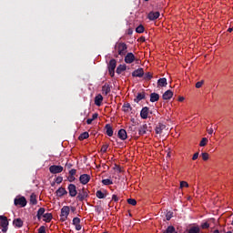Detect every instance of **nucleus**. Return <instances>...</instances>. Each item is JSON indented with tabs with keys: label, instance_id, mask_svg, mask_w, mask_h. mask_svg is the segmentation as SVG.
<instances>
[{
	"label": "nucleus",
	"instance_id": "nucleus-44",
	"mask_svg": "<svg viewBox=\"0 0 233 233\" xmlns=\"http://www.w3.org/2000/svg\"><path fill=\"white\" fill-rule=\"evenodd\" d=\"M184 187H185L186 188H188V182H187V181H181V182H180V188H184Z\"/></svg>",
	"mask_w": 233,
	"mask_h": 233
},
{
	"label": "nucleus",
	"instance_id": "nucleus-18",
	"mask_svg": "<svg viewBox=\"0 0 233 233\" xmlns=\"http://www.w3.org/2000/svg\"><path fill=\"white\" fill-rule=\"evenodd\" d=\"M105 128H106V134L109 137H112L114 136V129H112V126H110V124H106Z\"/></svg>",
	"mask_w": 233,
	"mask_h": 233
},
{
	"label": "nucleus",
	"instance_id": "nucleus-56",
	"mask_svg": "<svg viewBox=\"0 0 233 233\" xmlns=\"http://www.w3.org/2000/svg\"><path fill=\"white\" fill-rule=\"evenodd\" d=\"M208 134H209V135L214 134V129H212V127L208 129Z\"/></svg>",
	"mask_w": 233,
	"mask_h": 233
},
{
	"label": "nucleus",
	"instance_id": "nucleus-9",
	"mask_svg": "<svg viewBox=\"0 0 233 233\" xmlns=\"http://www.w3.org/2000/svg\"><path fill=\"white\" fill-rule=\"evenodd\" d=\"M136 61V56L133 55V53H127L125 56V63L127 65H132Z\"/></svg>",
	"mask_w": 233,
	"mask_h": 233
},
{
	"label": "nucleus",
	"instance_id": "nucleus-61",
	"mask_svg": "<svg viewBox=\"0 0 233 233\" xmlns=\"http://www.w3.org/2000/svg\"><path fill=\"white\" fill-rule=\"evenodd\" d=\"M232 31H233L232 28H228V32H232Z\"/></svg>",
	"mask_w": 233,
	"mask_h": 233
},
{
	"label": "nucleus",
	"instance_id": "nucleus-42",
	"mask_svg": "<svg viewBox=\"0 0 233 233\" xmlns=\"http://www.w3.org/2000/svg\"><path fill=\"white\" fill-rule=\"evenodd\" d=\"M144 79L146 81H150V79H152V74L150 72L146 73L144 76Z\"/></svg>",
	"mask_w": 233,
	"mask_h": 233
},
{
	"label": "nucleus",
	"instance_id": "nucleus-46",
	"mask_svg": "<svg viewBox=\"0 0 233 233\" xmlns=\"http://www.w3.org/2000/svg\"><path fill=\"white\" fill-rule=\"evenodd\" d=\"M201 156L203 161H208V153H202Z\"/></svg>",
	"mask_w": 233,
	"mask_h": 233
},
{
	"label": "nucleus",
	"instance_id": "nucleus-2",
	"mask_svg": "<svg viewBox=\"0 0 233 233\" xmlns=\"http://www.w3.org/2000/svg\"><path fill=\"white\" fill-rule=\"evenodd\" d=\"M116 66H117V61H116V59L113 58L108 63V72L111 77H114L116 74Z\"/></svg>",
	"mask_w": 233,
	"mask_h": 233
},
{
	"label": "nucleus",
	"instance_id": "nucleus-40",
	"mask_svg": "<svg viewBox=\"0 0 233 233\" xmlns=\"http://www.w3.org/2000/svg\"><path fill=\"white\" fill-rule=\"evenodd\" d=\"M208 143V138L203 137L199 143V147H206Z\"/></svg>",
	"mask_w": 233,
	"mask_h": 233
},
{
	"label": "nucleus",
	"instance_id": "nucleus-49",
	"mask_svg": "<svg viewBox=\"0 0 233 233\" xmlns=\"http://www.w3.org/2000/svg\"><path fill=\"white\" fill-rule=\"evenodd\" d=\"M203 86V81H199L196 83V88H201Z\"/></svg>",
	"mask_w": 233,
	"mask_h": 233
},
{
	"label": "nucleus",
	"instance_id": "nucleus-55",
	"mask_svg": "<svg viewBox=\"0 0 233 233\" xmlns=\"http://www.w3.org/2000/svg\"><path fill=\"white\" fill-rule=\"evenodd\" d=\"M98 116H99V115H98L97 113H95V114H93L91 119L94 121V120L97 119Z\"/></svg>",
	"mask_w": 233,
	"mask_h": 233
},
{
	"label": "nucleus",
	"instance_id": "nucleus-30",
	"mask_svg": "<svg viewBox=\"0 0 233 233\" xmlns=\"http://www.w3.org/2000/svg\"><path fill=\"white\" fill-rule=\"evenodd\" d=\"M37 203V195L35 193H32L30 196V204L31 205H35Z\"/></svg>",
	"mask_w": 233,
	"mask_h": 233
},
{
	"label": "nucleus",
	"instance_id": "nucleus-3",
	"mask_svg": "<svg viewBox=\"0 0 233 233\" xmlns=\"http://www.w3.org/2000/svg\"><path fill=\"white\" fill-rule=\"evenodd\" d=\"M26 203H27V201H26V198L25 197H16L14 200L15 207L25 208Z\"/></svg>",
	"mask_w": 233,
	"mask_h": 233
},
{
	"label": "nucleus",
	"instance_id": "nucleus-13",
	"mask_svg": "<svg viewBox=\"0 0 233 233\" xmlns=\"http://www.w3.org/2000/svg\"><path fill=\"white\" fill-rule=\"evenodd\" d=\"M79 181L82 185H87V183L90 181V175L88 174H83L79 177Z\"/></svg>",
	"mask_w": 233,
	"mask_h": 233
},
{
	"label": "nucleus",
	"instance_id": "nucleus-43",
	"mask_svg": "<svg viewBox=\"0 0 233 233\" xmlns=\"http://www.w3.org/2000/svg\"><path fill=\"white\" fill-rule=\"evenodd\" d=\"M106 150H108V144L103 145L102 147H101L100 152L105 154L106 152Z\"/></svg>",
	"mask_w": 233,
	"mask_h": 233
},
{
	"label": "nucleus",
	"instance_id": "nucleus-39",
	"mask_svg": "<svg viewBox=\"0 0 233 233\" xmlns=\"http://www.w3.org/2000/svg\"><path fill=\"white\" fill-rule=\"evenodd\" d=\"M95 211L99 216V214H101V212H103V207H101L99 205L95 206Z\"/></svg>",
	"mask_w": 233,
	"mask_h": 233
},
{
	"label": "nucleus",
	"instance_id": "nucleus-24",
	"mask_svg": "<svg viewBox=\"0 0 233 233\" xmlns=\"http://www.w3.org/2000/svg\"><path fill=\"white\" fill-rule=\"evenodd\" d=\"M146 94L145 92L137 93L136 98L134 99L135 103H139V101L145 99Z\"/></svg>",
	"mask_w": 233,
	"mask_h": 233
},
{
	"label": "nucleus",
	"instance_id": "nucleus-31",
	"mask_svg": "<svg viewBox=\"0 0 233 233\" xmlns=\"http://www.w3.org/2000/svg\"><path fill=\"white\" fill-rule=\"evenodd\" d=\"M125 70H127V66L126 65H119L116 67V74H123V72H125Z\"/></svg>",
	"mask_w": 233,
	"mask_h": 233
},
{
	"label": "nucleus",
	"instance_id": "nucleus-4",
	"mask_svg": "<svg viewBox=\"0 0 233 233\" xmlns=\"http://www.w3.org/2000/svg\"><path fill=\"white\" fill-rule=\"evenodd\" d=\"M69 214H70V208L68 206H64L61 208V214H60L62 221H66V219H68Z\"/></svg>",
	"mask_w": 233,
	"mask_h": 233
},
{
	"label": "nucleus",
	"instance_id": "nucleus-53",
	"mask_svg": "<svg viewBox=\"0 0 233 233\" xmlns=\"http://www.w3.org/2000/svg\"><path fill=\"white\" fill-rule=\"evenodd\" d=\"M68 181H70V183L76 181V177L70 175V177H68Z\"/></svg>",
	"mask_w": 233,
	"mask_h": 233
},
{
	"label": "nucleus",
	"instance_id": "nucleus-62",
	"mask_svg": "<svg viewBox=\"0 0 233 233\" xmlns=\"http://www.w3.org/2000/svg\"><path fill=\"white\" fill-rule=\"evenodd\" d=\"M66 167H68V168H70V165L66 164Z\"/></svg>",
	"mask_w": 233,
	"mask_h": 233
},
{
	"label": "nucleus",
	"instance_id": "nucleus-10",
	"mask_svg": "<svg viewBox=\"0 0 233 233\" xmlns=\"http://www.w3.org/2000/svg\"><path fill=\"white\" fill-rule=\"evenodd\" d=\"M72 224L74 225L76 230L79 231L83 227L81 226V218L76 217L73 218Z\"/></svg>",
	"mask_w": 233,
	"mask_h": 233
},
{
	"label": "nucleus",
	"instance_id": "nucleus-7",
	"mask_svg": "<svg viewBox=\"0 0 233 233\" xmlns=\"http://www.w3.org/2000/svg\"><path fill=\"white\" fill-rule=\"evenodd\" d=\"M76 196V199H78V201H85L86 198H88V192L85 187H83L82 191H80Z\"/></svg>",
	"mask_w": 233,
	"mask_h": 233
},
{
	"label": "nucleus",
	"instance_id": "nucleus-38",
	"mask_svg": "<svg viewBox=\"0 0 233 233\" xmlns=\"http://www.w3.org/2000/svg\"><path fill=\"white\" fill-rule=\"evenodd\" d=\"M172 218H174V212L168 211V212L166 214V219H167V221H170V220L172 219Z\"/></svg>",
	"mask_w": 233,
	"mask_h": 233
},
{
	"label": "nucleus",
	"instance_id": "nucleus-20",
	"mask_svg": "<svg viewBox=\"0 0 233 233\" xmlns=\"http://www.w3.org/2000/svg\"><path fill=\"white\" fill-rule=\"evenodd\" d=\"M110 85L108 84H105L103 86H102V94H104V96H108V94H110Z\"/></svg>",
	"mask_w": 233,
	"mask_h": 233
},
{
	"label": "nucleus",
	"instance_id": "nucleus-41",
	"mask_svg": "<svg viewBox=\"0 0 233 233\" xmlns=\"http://www.w3.org/2000/svg\"><path fill=\"white\" fill-rule=\"evenodd\" d=\"M127 203L128 205H132V207H136L137 205V201L134 198H128Z\"/></svg>",
	"mask_w": 233,
	"mask_h": 233
},
{
	"label": "nucleus",
	"instance_id": "nucleus-32",
	"mask_svg": "<svg viewBox=\"0 0 233 233\" xmlns=\"http://www.w3.org/2000/svg\"><path fill=\"white\" fill-rule=\"evenodd\" d=\"M123 112H130L132 110V106H130V103H126L122 106Z\"/></svg>",
	"mask_w": 233,
	"mask_h": 233
},
{
	"label": "nucleus",
	"instance_id": "nucleus-8",
	"mask_svg": "<svg viewBox=\"0 0 233 233\" xmlns=\"http://www.w3.org/2000/svg\"><path fill=\"white\" fill-rule=\"evenodd\" d=\"M49 172L51 174H61V172H63V166L53 165L49 167Z\"/></svg>",
	"mask_w": 233,
	"mask_h": 233
},
{
	"label": "nucleus",
	"instance_id": "nucleus-16",
	"mask_svg": "<svg viewBox=\"0 0 233 233\" xmlns=\"http://www.w3.org/2000/svg\"><path fill=\"white\" fill-rule=\"evenodd\" d=\"M117 136L119 139H121V141H125L128 137V135L127 134V130L125 129L118 130Z\"/></svg>",
	"mask_w": 233,
	"mask_h": 233
},
{
	"label": "nucleus",
	"instance_id": "nucleus-25",
	"mask_svg": "<svg viewBox=\"0 0 233 233\" xmlns=\"http://www.w3.org/2000/svg\"><path fill=\"white\" fill-rule=\"evenodd\" d=\"M167 128V126L163 124H158L155 129L156 134H162L163 130Z\"/></svg>",
	"mask_w": 233,
	"mask_h": 233
},
{
	"label": "nucleus",
	"instance_id": "nucleus-15",
	"mask_svg": "<svg viewBox=\"0 0 233 233\" xmlns=\"http://www.w3.org/2000/svg\"><path fill=\"white\" fill-rule=\"evenodd\" d=\"M145 76V71L143 68H138L132 73L133 77H143Z\"/></svg>",
	"mask_w": 233,
	"mask_h": 233
},
{
	"label": "nucleus",
	"instance_id": "nucleus-17",
	"mask_svg": "<svg viewBox=\"0 0 233 233\" xmlns=\"http://www.w3.org/2000/svg\"><path fill=\"white\" fill-rule=\"evenodd\" d=\"M56 194L58 198H63V196H66L68 194V191L63 187H59L56 191Z\"/></svg>",
	"mask_w": 233,
	"mask_h": 233
},
{
	"label": "nucleus",
	"instance_id": "nucleus-50",
	"mask_svg": "<svg viewBox=\"0 0 233 233\" xmlns=\"http://www.w3.org/2000/svg\"><path fill=\"white\" fill-rule=\"evenodd\" d=\"M198 157H199V152H197V153H195V154L193 155L192 160H193V161H196V159H198Z\"/></svg>",
	"mask_w": 233,
	"mask_h": 233
},
{
	"label": "nucleus",
	"instance_id": "nucleus-1",
	"mask_svg": "<svg viewBox=\"0 0 233 233\" xmlns=\"http://www.w3.org/2000/svg\"><path fill=\"white\" fill-rule=\"evenodd\" d=\"M8 218L0 215V227H2V232L6 233L8 232Z\"/></svg>",
	"mask_w": 233,
	"mask_h": 233
},
{
	"label": "nucleus",
	"instance_id": "nucleus-23",
	"mask_svg": "<svg viewBox=\"0 0 233 233\" xmlns=\"http://www.w3.org/2000/svg\"><path fill=\"white\" fill-rule=\"evenodd\" d=\"M147 130H148V126H147V124L141 126L138 130L139 136H145V134H147Z\"/></svg>",
	"mask_w": 233,
	"mask_h": 233
},
{
	"label": "nucleus",
	"instance_id": "nucleus-6",
	"mask_svg": "<svg viewBox=\"0 0 233 233\" xmlns=\"http://www.w3.org/2000/svg\"><path fill=\"white\" fill-rule=\"evenodd\" d=\"M67 190L70 198H76L77 196V187L75 184H69Z\"/></svg>",
	"mask_w": 233,
	"mask_h": 233
},
{
	"label": "nucleus",
	"instance_id": "nucleus-51",
	"mask_svg": "<svg viewBox=\"0 0 233 233\" xmlns=\"http://www.w3.org/2000/svg\"><path fill=\"white\" fill-rule=\"evenodd\" d=\"M112 201H115L116 203H117V201H119V198L116 197V195H113L112 196Z\"/></svg>",
	"mask_w": 233,
	"mask_h": 233
},
{
	"label": "nucleus",
	"instance_id": "nucleus-58",
	"mask_svg": "<svg viewBox=\"0 0 233 233\" xmlns=\"http://www.w3.org/2000/svg\"><path fill=\"white\" fill-rule=\"evenodd\" d=\"M178 101H180V102L185 101V97H183V96H179Z\"/></svg>",
	"mask_w": 233,
	"mask_h": 233
},
{
	"label": "nucleus",
	"instance_id": "nucleus-52",
	"mask_svg": "<svg viewBox=\"0 0 233 233\" xmlns=\"http://www.w3.org/2000/svg\"><path fill=\"white\" fill-rule=\"evenodd\" d=\"M127 35H132L134 34V29L133 28L127 29Z\"/></svg>",
	"mask_w": 233,
	"mask_h": 233
},
{
	"label": "nucleus",
	"instance_id": "nucleus-5",
	"mask_svg": "<svg viewBox=\"0 0 233 233\" xmlns=\"http://www.w3.org/2000/svg\"><path fill=\"white\" fill-rule=\"evenodd\" d=\"M128 46L121 42L117 45V51H118V56H127V50Z\"/></svg>",
	"mask_w": 233,
	"mask_h": 233
},
{
	"label": "nucleus",
	"instance_id": "nucleus-60",
	"mask_svg": "<svg viewBox=\"0 0 233 233\" xmlns=\"http://www.w3.org/2000/svg\"><path fill=\"white\" fill-rule=\"evenodd\" d=\"M213 233H219V230L216 229L213 231Z\"/></svg>",
	"mask_w": 233,
	"mask_h": 233
},
{
	"label": "nucleus",
	"instance_id": "nucleus-14",
	"mask_svg": "<svg viewBox=\"0 0 233 233\" xmlns=\"http://www.w3.org/2000/svg\"><path fill=\"white\" fill-rule=\"evenodd\" d=\"M174 96V92H172V90H167L163 95H162V98L165 101H168L170 99H172V97Z\"/></svg>",
	"mask_w": 233,
	"mask_h": 233
},
{
	"label": "nucleus",
	"instance_id": "nucleus-21",
	"mask_svg": "<svg viewBox=\"0 0 233 233\" xmlns=\"http://www.w3.org/2000/svg\"><path fill=\"white\" fill-rule=\"evenodd\" d=\"M103 103V96L101 94L97 95L95 97V105L96 106H101V104Z\"/></svg>",
	"mask_w": 233,
	"mask_h": 233
},
{
	"label": "nucleus",
	"instance_id": "nucleus-12",
	"mask_svg": "<svg viewBox=\"0 0 233 233\" xmlns=\"http://www.w3.org/2000/svg\"><path fill=\"white\" fill-rule=\"evenodd\" d=\"M150 112V108L148 106H145L140 111V117L142 119H148V113Z\"/></svg>",
	"mask_w": 233,
	"mask_h": 233
},
{
	"label": "nucleus",
	"instance_id": "nucleus-63",
	"mask_svg": "<svg viewBox=\"0 0 233 233\" xmlns=\"http://www.w3.org/2000/svg\"><path fill=\"white\" fill-rule=\"evenodd\" d=\"M128 128H129V130H132V127H129Z\"/></svg>",
	"mask_w": 233,
	"mask_h": 233
},
{
	"label": "nucleus",
	"instance_id": "nucleus-47",
	"mask_svg": "<svg viewBox=\"0 0 233 233\" xmlns=\"http://www.w3.org/2000/svg\"><path fill=\"white\" fill-rule=\"evenodd\" d=\"M56 183L57 185H60V183H63V177H57L56 178Z\"/></svg>",
	"mask_w": 233,
	"mask_h": 233
},
{
	"label": "nucleus",
	"instance_id": "nucleus-22",
	"mask_svg": "<svg viewBox=\"0 0 233 233\" xmlns=\"http://www.w3.org/2000/svg\"><path fill=\"white\" fill-rule=\"evenodd\" d=\"M167 85H168V82H167V79L165 77L163 78H159L157 80V87H163V86H167Z\"/></svg>",
	"mask_w": 233,
	"mask_h": 233
},
{
	"label": "nucleus",
	"instance_id": "nucleus-59",
	"mask_svg": "<svg viewBox=\"0 0 233 233\" xmlns=\"http://www.w3.org/2000/svg\"><path fill=\"white\" fill-rule=\"evenodd\" d=\"M140 41H142V43H145V36L140 37Z\"/></svg>",
	"mask_w": 233,
	"mask_h": 233
},
{
	"label": "nucleus",
	"instance_id": "nucleus-54",
	"mask_svg": "<svg viewBox=\"0 0 233 233\" xmlns=\"http://www.w3.org/2000/svg\"><path fill=\"white\" fill-rule=\"evenodd\" d=\"M76 172H77V170H76V169H71V170L69 171V175L75 176V175L76 174Z\"/></svg>",
	"mask_w": 233,
	"mask_h": 233
},
{
	"label": "nucleus",
	"instance_id": "nucleus-64",
	"mask_svg": "<svg viewBox=\"0 0 233 233\" xmlns=\"http://www.w3.org/2000/svg\"><path fill=\"white\" fill-rule=\"evenodd\" d=\"M227 233H232V231H228Z\"/></svg>",
	"mask_w": 233,
	"mask_h": 233
},
{
	"label": "nucleus",
	"instance_id": "nucleus-35",
	"mask_svg": "<svg viewBox=\"0 0 233 233\" xmlns=\"http://www.w3.org/2000/svg\"><path fill=\"white\" fill-rule=\"evenodd\" d=\"M102 183L106 187H108L109 185H114V182L110 178L103 179Z\"/></svg>",
	"mask_w": 233,
	"mask_h": 233
},
{
	"label": "nucleus",
	"instance_id": "nucleus-33",
	"mask_svg": "<svg viewBox=\"0 0 233 233\" xmlns=\"http://www.w3.org/2000/svg\"><path fill=\"white\" fill-rule=\"evenodd\" d=\"M88 137H90L88 132H84L79 136L78 139L79 141H84V139H88Z\"/></svg>",
	"mask_w": 233,
	"mask_h": 233
},
{
	"label": "nucleus",
	"instance_id": "nucleus-34",
	"mask_svg": "<svg viewBox=\"0 0 233 233\" xmlns=\"http://www.w3.org/2000/svg\"><path fill=\"white\" fill-rule=\"evenodd\" d=\"M163 233H177L174 226H168L167 228Z\"/></svg>",
	"mask_w": 233,
	"mask_h": 233
},
{
	"label": "nucleus",
	"instance_id": "nucleus-36",
	"mask_svg": "<svg viewBox=\"0 0 233 233\" xmlns=\"http://www.w3.org/2000/svg\"><path fill=\"white\" fill-rule=\"evenodd\" d=\"M96 198H98V199H105V198H106L105 193H103V191H101V190H97Z\"/></svg>",
	"mask_w": 233,
	"mask_h": 233
},
{
	"label": "nucleus",
	"instance_id": "nucleus-37",
	"mask_svg": "<svg viewBox=\"0 0 233 233\" xmlns=\"http://www.w3.org/2000/svg\"><path fill=\"white\" fill-rule=\"evenodd\" d=\"M136 32L137 34H143V32H145V26H143V25H138L136 28Z\"/></svg>",
	"mask_w": 233,
	"mask_h": 233
},
{
	"label": "nucleus",
	"instance_id": "nucleus-57",
	"mask_svg": "<svg viewBox=\"0 0 233 233\" xmlns=\"http://www.w3.org/2000/svg\"><path fill=\"white\" fill-rule=\"evenodd\" d=\"M92 121H94L92 118H88V119L86 120V124H87V125H92Z\"/></svg>",
	"mask_w": 233,
	"mask_h": 233
},
{
	"label": "nucleus",
	"instance_id": "nucleus-48",
	"mask_svg": "<svg viewBox=\"0 0 233 233\" xmlns=\"http://www.w3.org/2000/svg\"><path fill=\"white\" fill-rule=\"evenodd\" d=\"M210 227V224H208V222H205L201 225V228L205 229V228H208Z\"/></svg>",
	"mask_w": 233,
	"mask_h": 233
},
{
	"label": "nucleus",
	"instance_id": "nucleus-11",
	"mask_svg": "<svg viewBox=\"0 0 233 233\" xmlns=\"http://www.w3.org/2000/svg\"><path fill=\"white\" fill-rule=\"evenodd\" d=\"M159 15H161V14L159 12L151 11L147 15V19H149V21H156V19H159Z\"/></svg>",
	"mask_w": 233,
	"mask_h": 233
},
{
	"label": "nucleus",
	"instance_id": "nucleus-28",
	"mask_svg": "<svg viewBox=\"0 0 233 233\" xmlns=\"http://www.w3.org/2000/svg\"><path fill=\"white\" fill-rule=\"evenodd\" d=\"M43 218L46 223H50L54 217L52 216V213H44Z\"/></svg>",
	"mask_w": 233,
	"mask_h": 233
},
{
	"label": "nucleus",
	"instance_id": "nucleus-27",
	"mask_svg": "<svg viewBox=\"0 0 233 233\" xmlns=\"http://www.w3.org/2000/svg\"><path fill=\"white\" fill-rule=\"evenodd\" d=\"M157 101H159V94L151 93L150 94V102L151 103H156Z\"/></svg>",
	"mask_w": 233,
	"mask_h": 233
},
{
	"label": "nucleus",
	"instance_id": "nucleus-19",
	"mask_svg": "<svg viewBox=\"0 0 233 233\" xmlns=\"http://www.w3.org/2000/svg\"><path fill=\"white\" fill-rule=\"evenodd\" d=\"M13 225L16 228H21V227H23V225H24L23 219H21V218H15L13 220Z\"/></svg>",
	"mask_w": 233,
	"mask_h": 233
},
{
	"label": "nucleus",
	"instance_id": "nucleus-45",
	"mask_svg": "<svg viewBox=\"0 0 233 233\" xmlns=\"http://www.w3.org/2000/svg\"><path fill=\"white\" fill-rule=\"evenodd\" d=\"M38 233H46V228L45 226H41L38 228Z\"/></svg>",
	"mask_w": 233,
	"mask_h": 233
},
{
	"label": "nucleus",
	"instance_id": "nucleus-29",
	"mask_svg": "<svg viewBox=\"0 0 233 233\" xmlns=\"http://www.w3.org/2000/svg\"><path fill=\"white\" fill-rule=\"evenodd\" d=\"M188 233H201V228L198 226H193L189 228Z\"/></svg>",
	"mask_w": 233,
	"mask_h": 233
},
{
	"label": "nucleus",
	"instance_id": "nucleus-26",
	"mask_svg": "<svg viewBox=\"0 0 233 233\" xmlns=\"http://www.w3.org/2000/svg\"><path fill=\"white\" fill-rule=\"evenodd\" d=\"M46 210V209H45V208H40L37 210L36 218H37L38 221H41V218L44 217Z\"/></svg>",
	"mask_w": 233,
	"mask_h": 233
}]
</instances>
